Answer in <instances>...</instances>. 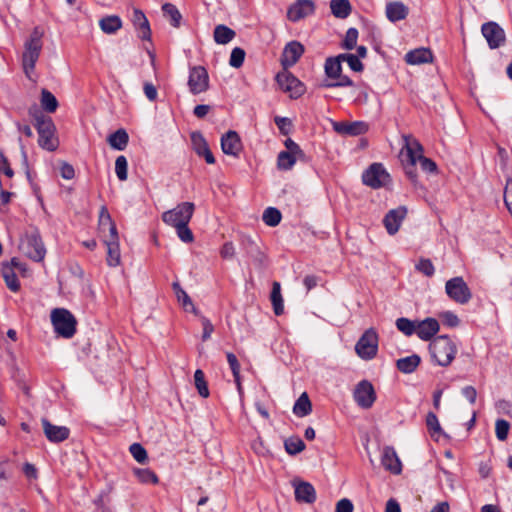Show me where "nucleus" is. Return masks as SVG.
I'll return each instance as SVG.
<instances>
[{
    "instance_id": "2eb2a0df",
    "label": "nucleus",
    "mask_w": 512,
    "mask_h": 512,
    "mask_svg": "<svg viewBox=\"0 0 512 512\" xmlns=\"http://www.w3.org/2000/svg\"><path fill=\"white\" fill-rule=\"evenodd\" d=\"M481 32L491 49H496L505 43V32L495 22L484 23Z\"/></svg>"
},
{
    "instance_id": "13d9d810",
    "label": "nucleus",
    "mask_w": 512,
    "mask_h": 512,
    "mask_svg": "<svg viewBox=\"0 0 512 512\" xmlns=\"http://www.w3.org/2000/svg\"><path fill=\"white\" fill-rule=\"evenodd\" d=\"M358 39V31L355 28H349L346 32L343 47L347 50H351L356 46Z\"/></svg>"
},
{
    "instance_id": "423d86ee",
    "label": "nucleus",
    "mask_w": 512,
    "mask_h": 512,
    "mask_svg": "<svg viewBox=\"0 0 512 512\" xmlns=\"http://www.w3.org/2000/svg\"><path fill=\"white\" fill-rule=\"evenodd\" d=\"M324 70L327 78H329L330 81H325L322 84L323 87L332 88L353 85V81L348 76L342 75V65L339 63L338 58H327L325 61Z\"/></svg>"
},
{
    "instance_id": "e2e57ef3",
    "label": "nucleus",
    "mask_w": 512,
    "mask_h": 512,
    "mask_svg": "<svg viewBox=\"0 0 512 512\" xmlns=\"http://www.w3.org/2000/svg\"><path fill=\"white\" fill-rule=\"evenodd\" d=\"M417 163H419V164H420L421 169H422L423 171H425V172L433 173V172H435V171H436V169H437V165H436V163H435L433 160H431V159H429V158H427V157H425V156H421V157L417 160Z\"/></svg>"
},
{
    "instance_id": "39448f33",
    "label": "nucleus",
    "mask_w": 512,
    "mask_h": 512,
    "mask_svg": "<svg viewBox=\"0 0 512 512\" xmlns=\"http://www.w3.org/2000/svg\"><path fill=\"white\" fill-rule=\"evenodd\" d=\"M21 252L36 262H41L45 258L46 249L38 231L27 233L20 242Z\"/></svg>"
},
{
    "instance_id": "6e6d98bb",
    "label": "nucleus",
    "mask_w": 512,
    "mask_h": 512,
    "mask_svg": "<svg viewBox=\"0 0 512 512\" xmlns=\"http://www.w3.org/2000/svg\"><path fill=\"white\" fill-rule=\"evenodd\" d=\"M416 269L427 277H431L434 272V265L430 259L422 258L416 264Z\"/></svg>"
},
{
    "instance_id": "4468645a",
    "label": "nucleus",
    "mask_w": 512,
    "mask_h": 512,
    "mask_svg": "<svg viewBox=\"0 0 512 512\" xmlns=\"http://www.w3.org/2000/svg\"><path fill=\"white\" fill-rule=\"evenodd\" d=\"M98 231L103 243L105 242V240L108 241L119 238L116 224L112 220L106 206H102L100 208Z\"/></svg>"
},
{
    "instance_id": "9b49d317",
    "label": "nucleus",
    "mask_w": 512,
    "mask_h": 512,
    "mask_svg": "<svg viewBox=\"0 0 512 512\" xmlns=\"http://www.w3.org/2000/svg\"><path fill=\"white\" fill-rule=\"evenodd\" d=\"M445 291L450 299L459 304H466L472 297L471 291L462 277H454L445 284Z\"/></svg>"
},
{
    "instance_id": "412c9836",
    "label": "nucleus",
    "mask_w": 512,
    "mask_h": 512,
    "mask_svg": "<svg viewBox=\"0 0 512 512\" xmlns=\"http://www.w3.org/2000/svg\"><path fill=\"white\" fill-rule=\"evenodd\" d=\"M333 129L341 135L358 136L368 130V124L363 121L332 122Z\"/></svg>"
},
{
    "instance_id": "f03ea898",
    "label": "nucleus",
    "mask_w": 512,
    "mask_h": 512,
    "mask_svg": "<svg viewBox=\"0 0 512 512\" xmlns=\"http://www.w3.org/2000/svg\"><path fill=\"white\" fill-rule=\"evenodd\" d=\"M43 34L44 32L42 29L35 27L24 44L22 64L24 72L29 78H31L30 74L34 71L36 62L39 59L42 50Z\"/></svg>"
},
{
    "instance_id": "c03bdc74",
    "label": "nucleus",
    "mask_w": 512,
    "mask_h": 512,
    "mask_svg": "<svg viewBox=\"0 0 512 512\" xmlns=\"http://www.w3.org/2000/svg\"><path fill=\"white\" fill-rule=\"evenodd\" d=\"M395 324L397 329L406 336H411L416 333L417 321L401 317L396 320Z\"/></svg>"
},
{
    "instance_id": "c9c22d12",
    "label": "nucleus",
    "mask_w": 512,
    "mask_h": 512,
    "mask_svg": "<svg viewBox=\"0 0 512 512\" xmlns=\"http://www.w3.org/2000/svg\"><path fill=\"white\" fill-rule=\"evenodd\" d=\"M312 411L311 401L306 392L302 393L293 406V412L298 417H305Z\"/></svg>"
},
{
    "instance_id": "cd10ccee",
    "label": "nucleus",
    "mask_w": 512,
    "mask_h": 512,
    "mask_svg": "<svg viewBox=\"0 0 512 512\" xmlns=\"http://www.w3.org/2000/svg\"><path fill=\"white\" fill-rule=\"evenodd\" d=\"M295 498L299 502L313 503L316 499L314 487L308 482L295 483Z\"/></svg>"
},
{
    "instance_id": "052dcab7",
    "label": "nucleus",
    "mask_w": 512,
    "mask_h": 512,
    "mask_svg": "<svg viewBox=\"0 0 512 512\" xmlns=\"http://www.w3.org/2000/svg\"><path fill=\"white\" fill-rule=\"evenodd\" d=\"M284 144L286 147L285 151L287 153H290L299 159H301L304 156V153L301 150V148L299 147V145L297 143H295L292 139H290V138L286 139Z\"/></svg>"
},
{
    "instance_id": "5701e85b",
    "label": "nucleus",
    "mask_w": 512,
    "mask_h": 512,
    "mask_svg": "<svg viewBox=\"0 0 512 512\" xmlns=\"http://www.w3.org/2000/svg\"><path fill=\"white\" fill-rule=\"evenodd\" d=\"M381 463L383 467L393 474H400L402 471V464L398 455L393 447L386 446L383 448L381 455Z\"/></svg>"
},
{
    "instance_id": "6ab92c4d",
    "label": "nucleus",
    "mask_w": 512,
    "mask_h": 512,
    "mask_svg": "<svg viewBox=\"0 0 512 512\" xmlns=\"http://www.w3.org/2000/svg\"><path fill=\"white\" fill-rule=\"evenodd\" d=\"M407 214V209L404 206H400L396 209L390 210L384 217L383 223L390 235H394L398 232L402 221Z\"/></svg>"
},
{
    "instance_id": "4be33fe9",
    "label": "nucleus",
    "mask_w": 512,
    "mask_h": 512,
    "mask_svg": "<svg viewBox=\"0 0 512 512\" xmlns=\"http://www.w3.org/2000/svg\"><path fill=\"white\" fill-rule=\"evenodd\" d=\"M242 247L247 256L253 260L257 267L262 268L265 266L266 255L261 251L259 245L251 237L243 238Z\"/></svg>"
},
{
    "instance_id": "bb28decb",
    "label": "nucleus",
    "mask_w": 512,
    "mask_h": 512,
    "mask_svg": "<svg viewBox=\"0 0 512 512\" xmlns=\"http://www.w3.org/2000/svg\"><path fill=\"white\" fill-rule=\"evenodd\" d=\"M133 25L137 30L138 37L142 40H150L151 29L149 22L141 10L135 9L132 18Z\"/></svg>"
},
{
    "instance_id": "4c0bfd02",
    "label": "nucleus",
    "mask_w": 512,
    "mask_h": 512,
    "mask_svg": "<svg viewBox=\"0 0 512 512\" xmlns=\"http://www.w3.org/2000/svg\"><path fill=\"white\" fill-rule=\"evenodd\" d=\"M235 31L226 25H217L214 29V40L216 43L225 45L233 40L235 37Z\"/></svg>"
},
{
    "instance_id": "0eeeda50",
    "label": "nucleus",
    "mask_w": 512,
    "mask_h": 512,
    "mask_svg": "<svg viewBox=\"0 0 512 512\" xmlns=\"http://www.w3.org/2000/svg\"><path fill=\"white\" fill-rule=\"evenodd\" d=\"M195 206L192 202H182L175 208L162 214V220L165 224L176 227L182 224H188L193 216Z\"/></svg>"
},
{
    "instance_id": "774afa93",
    "label": "nucleus",
    "mask_w": 512,
    "mask_h": 512,
    "mask_svg": "<svg viewBox=\"0 0 512 512\" xmlns=\"http://www.w3.org/2000/svg\"><path fill=\"white\" fill-rule=\"evenodd\" d=\"M353 510V503L349 499L343 498L337 502L335 512H353Z\"/></svg>"
},
{
    "instance_id": "58836bf2",
    "label": "nucleus",
    "mask_w": 512,
    "mask_h": 512,
    "mask_svg": "<svg viewBox=\"0 0 512 512\" xmlns=\"http://www.w3.org/2000/svg\"><path fill=\"white\" fill-rule=\"evenodd\" d=\"M274 313L281 315L284 311L283 298L281 295V286L279 282H273L270 296Z\"/></svg>"
},
{
    "instance_id": "7ed1b4c3",
    "label": "nucleus",
    "mask_w": 512,
    "mask_h": 512,
    "mask_svg": "<svg viewBox=\"0 0 512 512\" xmlns=\"http://www.w3.org/2000/svg\"><path fill=\"white\" fill-rule=\"evenodd\" d=\"M429 348L432 359L436 364L443 367L450 365L457 353L455 344L447 336H438L434 338L431 341Z\"/></svg>"
},
{
    "instance_id": "ddd939ff",
    "label": "nucleus",
    "mask_w": 512,
    "mask_h": 512,
    "mask_svg": "<svg viewBox=\"0 0 512 512\" xmlns=\"http://www.w3.org/2000/svg\"><path fill=\"white\" fill-rule=\"evenodd\" d=\"M353 397L359 407L369 409L376 400V393L369 381L362 380L356 385Z\"/></svg>"
},
{
    "instance_id": "6e6552de",
    "label": "nucleus",
    "mask_w": 512,
    "mask_h": 512,
    "mask_svg": "<svg viewBox=\"0 0 512 512\" xmlns=\"http://www.w3.org/2000/svg\"><path fill=\"white\" fill-rule=\"evenodd\" d=\"M357 355L363 360L375 358L378 352V334L374 328L367 329L355 345Z\"/></svg>"
},
{
    "instance_id": "20e7f679",
    "label": "nucleus",
    "mask_w": 512,
    "mask_h": 512,
    "mask_svg": "<svg viewBox=\"0 0 512 512\" xmlns=\"http://www.w3.org/2000/svg\"><path fill=\"white\" fill-rule=\"evenodd\" d=\"M51 322L55 332L63 338H72L76 333V318L65 308L53 309L51 312Z\"/></svg>"
},
{
    "instance_id": "49530a36",
    "label": "nucleus",
    "mask_w": 512,
    "mask_h": 512,
    "mask_svg": "<svg viewBox=\"0 0 512 512\" xmlns=\"http://www.w3.org/2000/svg\"><path fill=\"white\" fill-rule=\"evenodd\" d=\"M194 382L195 387L203 398H207L209 396V389L207 382L205 380L204 372L200 369H197L194 373Z\"/></svg>"
},
{
    "instance_id": "3c124183",
    "label": "nucleus",
    "mask_w": 512,
    "mask_h": 512,
    "mask_svg": "<svg viewBox=\"0 0 512 512\" xmlns=\"http://www.w3.org/2000/svg\"><path fill=\"white\" fill-rule=\"evenodd\" d=\"M128 162L125 156L120 155L115 161V172L120 181H125L128 177Z\"/></svg>"
},
{
    "instance_id": "603ef678",
    "label": "nucleus",
    "mask_w": 512,
    "mask_h": 512,
    "mask_svg": "<svg viewBox=\"0 0 512 512\" xmlns=\"http://www.w3.org/2000/svg\"><path fill=\"white\" fill-rule=\"evenodd\" d=\"M129 451L131 453V455L133 456V458L138 462V463H145L148 459V455H147V451L145 450V448L139 444V443H133L130 448H129Z\"/></svg>"
},
{
    "instance_id": "f704fd0d",
    "label": "nucleus",
    "mask_w": 512,
    "mask_h": 512,
    "mask_svg": "<svg viewBox=\"0 0 512 512\" xmlns=\"http://www.w3.org/2000/svg\"><path fill=\"white\" fill-rule=\"evenodd\" d=\"M99 26L104 33L114 34L122 27V21L120 17L116 15H110L100 19Z\"/></svg>"
},
{
    "instance_id": "a211bd4d",
    "label": "nucleus",
    "mask_w": 512,
    "mask_h": 512,
    "mask_svg": "<svg viewBox=\"0 0 512 512\" xmlns=\"http://www.w3.org/2000/svg\"><path fill=\"white\" fill-rule=\"evenodd\" d=\"M315 5L312 0H297L292 4L287 12V17L292 22H297L309 15H312Z\"/></svg>"
},
{
    "instance_id": "ea45409f",
    "label": "nucleus",
    "mask_w": 512,
    "mask_h": 512,
    "mask_svg": "<svg viewBox=\"0 0 512 512\" xmlns=\"http://www.w3.org/2000/svg\"><path fill=\"white\" fill-rule=\"evenodd\" d=\"M40 103L42 108L48 113H53L58 107L56 97L47 89H42Z\"/></svg>"
},
{
    "instance_id": "338daca9",
    "label": "nucleus",
    "mask_w": 512,
    "mask_h": 512,
    "mask_svg": "<svg viewBox=\"0 0 512 512\" xmlns=\"http://www.w3.org/2000/svg\"><path fill=\"white\" fill-rule=\"evenodd\" d=\"M251 447L253 451L260 456H266L270 453L269 449L264 445V442L261 438L254 440Z\"/></svg>"
},
{
    "instance_id": "a19ab883",
    "label": "nucleus",
    "mask_w": 512,
    "mask_h": 512,
    "mask_svg": "<svg viewBox=\"0 0 512 512\" xmlns=\"http://www.w3.org/2000/svg\"><path fill=\"white\" fill-rule=\"evenodd\" d=\"M426 425L432 438L438 440L443 434L439 420L435 413L429 412L426 416Z\"/></svg>"
},
{
    "instance_id": "de8ad7c7",
    "label": "nucleus",
    "mask_w": 512,
    "mask_h": 512,
    "mask_svg": "<svg viewBox=\"0 0 512 512\" xmlns=\"http://www.w3.org/2000/svg\"><path fill=\"white\" fill-rule=\"evenodd\" d=\"M164 16L167 17L172 26L178 27L181 20V14L178 9L170 3H166L162 7Z\"/></svg>"
},
{
    "instance_id": "4d7b16f0",
    "label": "nucleus",
    "mask_w": 512,
    "mask_h": 512,
    "mask_svg": "<svg viewBox=\"0 0 512 512\" xmlns=\"http://www.w3.org/2000/svg\"><path fill=\"white\" fill-rule=\"evenodd\" d=\"M510 425L506 420L499 419L495 424V432L496 436L500 441H504L507 439Z\"/></svg>"
},
{
    "instance_id": "2f4dec72",
    "label": "nucleus",
    "mask_w": 512,
    "mask_h": 512,
    "mask_svg": "<svg viewBox=\"0 0 512 512\" xmlns=\"http://www.w3.org/2000/svg\"><path fill=\"white\" fill-rule=\"evenodd\" d=\"M172 288L175 292L178 302L182 305L183 309L186 312H192L194 314H198V310L194 306L189 295L181 288L178 282H174L172 284Z\"/></svg>"
},
{
    "instance_id": "c85d7f7f",
    "label": "nucleus",
    "mask_w": 512,
    "mask_h": 512,
    "mask_svg": "<svg viewBox=\"0 0 512 512\" xmlns=\"http://www.w3.org/2000/svg\"><path fill=\"white\" fill-rule=\"evenodd\" d=\"M104 245L107 248L106 262L110 267H117L121 264V253L119 238L113 240H105Z\"/></svg>"
},
{
    "instance_id": "680f3d73",
    "label": "nucleus",
    "mask_w": 512,
    "mask_h": 512,
    "mask_svg": "<svg viewBox=\"0 0 512 512\" xmlns=\"http://www.w3.org/2000/svg\"><path fill=\"white\" fill-rule=\"evenodd\" d=\"M60 175L66 180H71L75 177V170L73 166L67 162H62L59 167Z\"/></svg>"
},
{
    "instance_id": "0e129e2a",
    "label": "nucleus",
    "mask_w": 512,
    "mask_h": 512,
    "mask_svg": "<svg viewBox=\"0 0 512 512\" xmlns=\"http://www.w3.org/2000/svg\"><path fill=\"white\" fill-rule=\"evenodd\" d=\"M274 121L279 130L281 131V133L285 135L289 133L292 125L291 120L289 118L276 116Z\"/></svg>"
},
{
    "instance_id": "8fccbe9b",
    "label": "nucleus",
    "mask_w": 512,
    "mask_h": 512,
    "mask_svg": "<svg viewBox=\"0 0 512 512\" xmlns=\"http://www.w3.org/2000/svg\"><path fill=\"white\" fill-rule=\"evenodd\" d=\"M3 277H4V280L6 282L7 287L11 291L16 292V291L19 290L20 284H19L18 278H17L16 274L14 273V271L11 268L4 267V269H3Z\"/></svg>"
},
{
    "instance_id": "37998d69",
    "label": "nucleus",
    "mask_w": 512,
    "mask_h": 512,
    "mask_svg": "<svg viewBox=\"0 0 512 512\" xmlns=\"http://www.w3.org/2000/svg\"><path fill=\"white\" fill-rule=\"evenodd\" d=\"M134 474L143 484H157L159 482L158 476L148 468H136Z\"/></svg>"
},
{
    "instance_id": "1a4fd4ad",
    "label": "nucleus",
    "mask_w": 512,
    "mask_h": 512,
    "mask_svg": "<svg viewBox=\"0 0 512 512\" xmlns=\"http://www.w3.org/2000/svg\"><path fill=\"white\" fill-rule=\"evenodd\" d=\"M276 81L281 90L288 93L292 99H298L306 91L305 85L287 69L276 75Z\"/></svg>"
},
{
    "instance_id": "09e8293b",
    "label": "nucleus",
    "mask_w": 512,
    "mask_h": 512,
    "mask_svg": "<svg viewBox=\"0 0 512 512\" xmlns=\"http://www.w3.org/2000/svg\"><path fill=\"white\" fill-rule=\"evenodd\" d=\"M298 158L286 151H281L277 158V166L280 170H289Z\"/></svg>"
},
{
    "instance_id": "f257e3e1",
    "label": "nucleus",
    "mask_w": 512,
    "mask_h": 512,
    "mask_svg": "<svg viewBox=\"0 0 512 512\" xmlns=\"http://www.w3.org/2000/svg\"><path fill=\"white\" fill-rule=\"evenodd\" d=\"M29 114L35 120V127L39 134V146L48 151H54L58 147V140L55 137V125L51 117L41 113L36 107L30 108Z\"/></svg>"
},
{
    "instance_id": "a18cd8bd",
    "label": "nucleus",
    "mask_w": 512,
    "mask_h": 512,
    "mask_svg": "<svg viewBox=\"0 0 512 512\" xmlns=\"http://www.w3.org/2000/svg\"><path fill=\"white\" fill-rule=\"evenodd\" d=\"M281 218L282 216L280 211L273 207L265 209L262 215L263 222L270 227L277 226L280 223Z\"/></svg>"
},
{
    "instance_id": "393cba45",
    "label": "nucleus",
    "mask_w": 512,
    "mask_h": 512,
    "mask_svg": "<svg viewBox=\"0 0 512 512\" xmlns=\"http://www.w3.org/2000/svg\"><path fill=\"white\" fill-rule=\"evenodd\" d=\"M44 433L51 442H62L69 437V429L65 426H56L48 420H42Z\"/></svg>"
},
{
    "instance_id": "f8f14e48",
    "label": "nucleus",
    "mask_w": 512,
    "mask_h": 512,
    "mask_svg": "<svg viewBox=\"0 0 512 512\" xmlns=\"http://www.w3.org/2000/svg\"><path fill=\"white\" fill-rule=\"evenodd\" d=\"M189 91L194 94L206 92L209 88V75L203 66H193L190 68L188 77Z\"/></svg>"
},
{
    "instance_id": "864d4df0",
    "label": "nucleus",
    "mask_w": 512,
    "mask_h": 512,
    "mask_svg": "<svg viewBox=\"0 0 512 512\" xmlns=\"http://www.w3.org/2000/svg\"><path fill=\"white\" fill-rule=\"evenodd\" d=\"M227 361L232 371V374L235 378V382L237 383L238 388L240 389V364L237 360V357L233 353H227Z\"/></svg>"
},
{
    "instance_id": "72a5a7b5",
    "label": "nucleus",
    "mask_w": 512,
    "mask_h": 512,
    "mask_svg": "<svg viewBox=\"0 0 512 512\" xmlns=\"http://www.w3.org/2000/svg\"><path fill=\"white\" fill-rule=\"evenodd\" d=\"M420 362V357L416 354H413L411 356L398 359L396 362V366L397 369L402 373L409 374L416 370Z\"/></svg>"
},
{
    "instance_id": "f3484780",
    "label": "nucleus",
    "mask_w": 512,
    "mask_h": 512,
    "mask_svg": "<svg viewBox=\"0 0 512 512\" xmlns=\"http://www.w3.org/2000/svg\"><path fill=\"white\" fill-rule=\"evenodd\" d=\"M404 146L402 148V155L406 157L407 162L411 166H415L417 160L423 156V147L420 142L411 135H404Z\"/></svg>"
},
{
    "instance_id": "79ce46f5",
    "label": "nucleus",
    "mask_w": 512,
    "mask_h": 512,
    "mask_svg": "<svg viewBox=\"0 0 512 512\" xmlns=\"http://www.w3.org/2000/svg\"><path fill=\"white\" fill-rule=\"evenodd\" d=\"M285 450L290 455H296L305 449V443L298 436H292L284 442Z\"/></svg>"
},
{
    "instance_id": "b1692460",
    "label": "nucleus",
    "mask_w": 512,
    "mask_h": 512,
    "mask_svg": "<svg viewBox=\"0 0 512 512\" xmlns=\"http://www.w3.org/2000/svg\"><path fill=\"white\" fill-rule=\"evenodd\" d=\"M191 142L193 149L198 156L204 157L208 164L215 163V158L201 133L193 132L191 134Z\"/></svg>"
},
{
    "instance_id": "c756f323",
    "label": "nucleus",
    "mask_w": 512,
    "mask_h": 512,
    "mask_svg": "<svg viewBox=\"0 0 512 512\" xmlns=\"http://www.w3.org/2000/svg\"><path fill=\"white\" fill-rule=\"evenodd\" d=\"M433 54L429 49L418 48L409 51L405 55V61L410 65H419L424 63L432 62Z\"/></svg>"
},
{
    "instance_id": "5fc2aeb1",
    "label": "nucleus",
    "mask_w": 512,
    "mask_h": 512,
    "mask_svg": "<svg viewBox=\"0 0 512 512\" xmlns=\"http://www.w3.org/2000/svg\"><path fill=\"white\" fill-rule=\"evenodd\" d=\"M245 51L242 48L235 47L230 55L229 64L234 68H239L243 65L245 59Z\"/></svg>"
},
{
    "instance_id": "aec40b11",
    "label": "nucleus",
    "mask_w": 512,
    "mask_h": 512,
    "mask_svg": "<svg viewBox=\"0 0 512 512\" xmlns=\"http://www.w3.org/2000/svg\"><path fill=\"white\" fill-rule=\"evenodd\" d=\"M221 148L223 153L234 157L239 156L242 150V143L236 131L230 130L221 137Z\"/></svg>"
},
{
    "instance_id": "a878e982",
    "label": "nucleus",
    "mask_w": 512,
    "mask_h": 512,
    "mask_svg": "<svg viewBox=\"0 0 512 512\" xmlns=\"http://www.w3.org/2000/svg\"><path fill=\"white\" fill-rule=\"evenodd\" d=\"M439 331V323L434 318L417 321L416 334L421 340H430Z\"/></svg>"
},
{
    "instance_id": "dca6fc26",
    "label": "nucleus",
    "mask_w": 512,
    "mask_h": 512,
    "mask_svg": "<svg viewBox=\"0 0 512 512\" xmlns=\"http://www.w3.org/2000/svg\"><path fill=\"white\" fill-rule=\"evenodd\" d=\"M304 53V46L298 41H291L283 49L281 64L284 69L294 66Z\"/></svg>"
},
{
    "instance_id": "9d476101",
    "label": "nucleus",
    "mask_w": 512,
    "mask_h": 512,
    "mask_svg": "<svg viewBox=\"0 0 512 512\" xmlns=\"http://www.w3.org/2000/svg\"><path fill=\"white\" fill-rule=\"evenodd\" d=\"M363 183L371 188L378 189L390 182V175L380 163H373L362 175Z\"/></svg>"
},
{
    "instance_id": "69168bd1",
    "label": "nucleus",
    "mask_w": 512,
    "mask_h": 512,
    "mask_svg": "<svg viewBox=\"0 0 512 512\" xmlns=\"http://www.w3.org/2000/svg\"><path fill=\"white\" fill-rule=\"evenodd\" d=\"M440 316L444 324H446L449 327H456L459 325V318L457 317V315L450 311L443 312Z\"/></svg>"
},
{
    "instance_id": "473e14b6",
    "label": "nucleus",
    "mask_w": 512,
    "mask_h": 512,
    "mask_svg": "<svg viewBox=\"0 0 512 512\" xmlns=\"http://www.w3.org/2000/svg\"><path fill=\"white\" fill-rule=\"evenodd\" d=\"M107 141L113 149L122 151L127 147L129 135L126 130L118 129L116 132L109 135Z\"/></svg>"
},
{
    "instance_id": "e433bc0d",
    "label": "nucleus",
    "mask_w": 512,
    "mask_h": 512,
    "mask_svg": "<svg viewBox=\"0 0 512 512\" xmlns=\"http://www.w3.org/2000/svg\"><path fill=\"white\" fill-rule=\"evenodd\" d=\"M330 9L332 14L340 19L347 18L351 13V5L348 0H331Z\"/></svg>"
},
{
    "instance_id": "7c9ffc66",
    "label": "nucleus",
    "mask_w": 512,
    "mask_h": 512,
    "mask_svg": "<svg viewBox=\"0 0 512 512\" xmlns=\"http://www.w3.org/2000/svg\"><path fill=\"white\" fill-rule=\"evenodd\" d=\"M408 15V7L400 1L389 2L386 5V16L391 22L403 20Z\"/></svg>"
},
{
    "instance_id": "bf43d9fd",
    "label": "nucleus",
    "mask_w": 512,
    "mask_h": 512,
    "mask_svg": "<svg viewBox=\"0 0 512 512\" xmlns=\"http://www.w3.org/2000/svg\"><path fill=\"white\" fill-rule=\"evenodd\" d=\"M177 231V235L181 241L185 243H190L193 241L194 236L191 229L188 227V224H182L174 227Z\"/></svg>"
}]
</instances>
